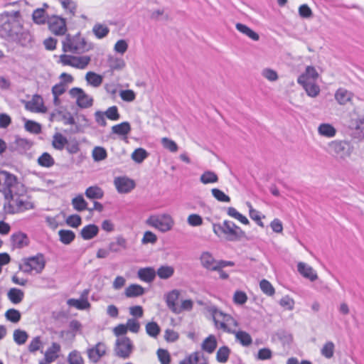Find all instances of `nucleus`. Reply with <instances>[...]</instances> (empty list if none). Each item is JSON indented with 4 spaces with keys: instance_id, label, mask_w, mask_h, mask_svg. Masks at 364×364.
<instances>
[{
    "instance_id": "obj_20",
    "label": "nucleus",
    "mask_w": 364,
    "mask_h": 364,
    "mask_svg": "<svg viewBox=\"0 0 364 364\" xmlns=\"http://www.w3.org/2000/svg\"><path fill=\"white\" fill-rule=\"evenodd\" d=\"M156 276V272L154 267H147L140 268L137 272V277L143 282H152Z\"/></svg>"
},
{
    "instance_id": "obj_46",
    "label": "nucleus",
    "mask_w": 364,
    "mask_h": 364,
    "mask_svg": "<svg viewBox=\"0 0 364 364\" xmlns=\"http://www.w3.org/2000/svg\"><path fill=\"white\" fill-rule=\"evenodd\" d=\"M146 333L153 338H156L161 332V328L155 321L149 322L146 325Z\"/></svg>"
},
{
    "instance_id": "obj_2",
    "label": "nucleus",
    "mask_w": 364,
    "mask_h": 364,
    "mask_svg": "<svg viewBox=\"0 0 364 364\" xmlns=\"http://www.w3.org/2000/svg\"><path fill=\"white\" fill-rule=\"evenodd\" d=\"M213 231L219 237L223 235L228 241H240L246 237L245 232L234 222L225 220L223 223H213Z\"/></svg>"
},
{
    "instance_id": "obj_22",
    "label": "nucleus",
    "mask_w": 364,
    "mask_h": 364,
    "mask_svg": "<svg viewBox=\"0 0 364 364\" xmlns=\"http://www.w3.org/2000/svg\"><path fill=\"white\" fill-rule=\"evenodd\" d=\"M30 197L27 196L26 199H23L20 196L15 198V203L18 213H22L26 210H33L35 208L34 203L29 200Z\"/></svg>"
},
{
    "instance_id": "obj_9",
    "label": "nucleus",
    "mask_w": 364,
    "mask_h": 364,
    "mask_svg": "<svg viewBox=\"0 0 364 364\" xmlns=\"http://www.w3.org/2000/svg\"><path fill=\"white\" fill-rule=\"evenodd\" d=\"M69 94L71 97L76 98L77 105L82 109L89 108L93 105V98L87 95L82 88L73 87L69 90Z\"/></svg>"
},
{
    "instance_id": "obj_34",
    "label": "nucleus",
    "mask_w": 364,
    "mask_h": 364,
    "mask_svg": "<svg viewBox=\"0 0 364 364\" xmlns=\"http://www.w3.org/2000/svg\"><path fill=\"white\" fill-rule=\"evenodd\" d=\"M67 304L70 306L75 307L79 310L86 309L90 306V304L86 298H81L80 299H69L67 301Z\"/></svg>"
},
{
    "instance_id": "obj_42",
    "label": "nucleus",
    "mask_w": 364,
    "mask_h": 364,
    "mask_svg": "<svg viewBox=\"0 0 364 364\" xmlns=\"http://www.w3.org/2000/svg\"><path fill=\"white\" fill-rule=\"evenodd\" d=\"M92 32L97 38L101 39L109 34V28L101 23H96L92 28Z\"/></svg>"
},
{
    "instance_id": "obj_29",
    "label": "nucleus",
    "mask_w": 364,
    "mask_h": 364,
    "mask_svg": "<svg viewBox=\"0 0 364 364\" xmlns=\"http://www.w3.org/2000/svg\"><path fill=\"white\" fill-rule=\"evenodd\" d=\"M351 97L352 93L343 88H339L335 94V99L340 105H346Z\"/></svg>"
},
{
    "instance_id": "obj_63",
    "label": "nucleus",
    "mask_w": 364,
    "mask_h": 364,
    "mask_svg": "<svg viewBox=\"0 0 364 364\" xmlns=\"http://www.w3.org/2000/svg\"><path fill=\"white\" fill-rule=\"evenodd\" d=\"M355 130L358 132V137L360 139H364V116L356 120Z\"/></svg>"
},
{
    "instance_id": "obj_7",
    "label": "nucleus",
    "mask_w": 364,
    "mask_h": 364,
    "mask_svg": "<svg viewBox=\"0 0 364 364\" xmlns=\"http://www.w3.org/2000/svg\"><path fill=\"white\" fill-rule=\"evenodd\" d=\"M90 60L91 58L88 55L75 56L63 54L60 56L59 62L63 65H70L77 69H85Z\"/></svg>"
},
{
    "instance_id": "obj_37",
    "label": "nucleus",
    "mask_w": 364,
    "mask_h": 364,
    "mask_svg": "<svg viewBox=\"0 0 364 364\" xmlns=\"http://www.w3.org/2000/svg\"><path fill=\"white\" fill-rule=\"evenodd\" d=\"M68 144V140L60 133H56L53 136L52 142L53 146L57 150H63L65 146Z\"/></svg>"
},
{
    "instance_id": "obj_61",
    "label": "nucleus",
    "mask_w": 364,
    "mask_h": 364,
    "mask_svg": "<svg viewBox=\"0 0 364 364\" xmlns=\"http://www.w3.org/2000/svg\"><path fill=\"white\" fill-rule=\"evenodd\" d=\"M193 302L191 299H186L182 301L181 304L178 305V310L175 312L176 314H179L183 311H191L193 309Z\"/></svg>"
},
{
    "instance_id": "obj_41",
    "label": "nucleus",
    "mask_w": 364,
    "mask_h": 364,
    "mask_svg": "<svg viewBox=\"0 0 364 364\" xmlns=\"http://www.w3.org/2000/svg\"><path fill=\"white\" fill-rule=\"evenodd\" d=\"M38 164L41 166L50 168L54 165L55 161L49 153L44 152L38 157Z\"/></svg>"
},
{
    "instance_id": "obj_27",
    "label": "nucleus",
    "mask_w": 364,
    "mask_h": 364,
    "mask_svg": "<svg viewBox=\"0 0 364 364\" xmlns=\"http://www.w3.org/2000/svg\"><path fill=\"white\" fill-rule=\"evenodd\" d=\"M145 289L139 284H131L125 289V295L127 297H136L143 295Z\"/></svg>"
},
{
    "instance_id": "obj_57",
    "label": "nucleus",
    "mask_w": 364,
    "mask_h": 364,
    "mask_svg": "<svg viewBox=\"0 0 364 364\" xmlns=\"http://www.w3.org/2000/svg\"><path fill=\"white\" fill-rule=\"evenodd\" d=\"M156 353L161 364H170L171 355L167 350L159 348Z\"/></svg>"
},
{
    "instance_id": "obj_60",
    "label": "nucleus",
    "mask_w": 364,
    "mask_h": 364,
    "mask_svg": "<svg viewBox=\"0 0 364 364\" xmlns=\"http://www.w3.org/2000/svg\"><path fill=\"white\" fill-rule=\"evenodd\" d=\"M187 223L193 227L200 226L203 224V218L198 214H191L187 218Z\"/></svg>"
},
{
    "instance_id": "obj_44",
    "label": "nucleus",
    "mask_w": 364,
    "mask_h": 364,
    "mask_svg": "<svg viewBox=\"0 0 364 364\" xmlns=\"http://www.w3.org/2000/svg\"><path fill=\"white\" fill-rule=\"evenodd\" d=\"M32 18L34 23L39 25L44 24L46 22V11L43 8L34 10Z\"/></svg>"
},
{
    "instance_id": "obj_1",
    "label": "nucleus",
    "mask_w": 364,
    "mask_h": 364,
    "mask_svg": "<svg viewBox=\"0 0 364 364\" xmlns=\"http://www.w3.org/2000/svg\"><path fill=\"white\" fill-rule=\"evenodd\" d=\"M20 12L5 11L0 16V36L22 47L32 48L34 44L33 36L23 28L20 21Z\"/></svg>"
},
{
    "instance_id": "obj_35",
    "label": "nucleus",
    "mask_w": 364,
    "mask_h": 364,
    "mask_svg": "<svg viewBox=\"0 0 364 364\" xmlns=\"http://www.w3.org/2000/svg\"><path fill=\"white\" fill-rule=\"evenodd\" d=\"M85 80L88 84L95 87H97L102 83L103 78L100 75L90 71L87 73L85 75Z\"/></svg>"
},
{
    "instance_id": "obj_38",
    "label": "nucleus",
    "mask_w": 364,
    "mask_h": 364,
    "mask_svg": "<svg viewBox=\"0 0 364 364\" xmlns=\"http://www.w3.org/2000/svg\"><path fill=\"white\" fill-rule=\"evenodd\" d=\"M156 272L160 279H167L173 275L174 269L171 266L164 265L161 266Z\"/></svg>"
},
{
    "instance_id": "obj_11",
    "label": "nucleus",
    "mask_w": 364,
    "mask_h": 364,
    "mask_svg": "<svg viewBox=\"0 0 364 364\" xmlns=\"http://www.w3.org/2000/svg\"><path fill=\"white\" fill-rule=\"evenodd\" d=\"M49 29L57 36H62L67 31L66 23L64 18L54 16L48 19Z\"/></svg>"
},
{
    "instance_id": "obj_50",
    "label": "nucleus",
    "mask_w": 364,
    "mask_h": 364,
    "mask_svg": "<svg viewBox=\"0 0 364 364\" xmlns=\"http://www.w3.org/2000/svg\"><path fill=\"white\" fill-rule=\"evenodd\" d=\"M5 317L8 321L16 323L21 320V315L18 310L15 309H9L6 311Z\"/></svg>"
},
{
    "instance_id": "obj_23",
    "label": "nucleus",
    "mask_w": 364,
    "mask_h": 364,
    "mask_svg": "<svg viewBox=\"0 0 364 364\" xmlns=\"http://www.w3.org/2000/svg\"><path fill=\"white\" fill-rule=\"evenodd\" d=\"M99 228L95 224L85 225L80 231V236L85 240H89L98 235Z\"/></svg>"
},
{
    "instance_id": "obj_54",
    "label": "nucleus",
    "mask_w": 364,
    "mask_h": 364,
    "mask_svg": "<svg viewBox=\"0 0 364 364\" xmlns=\"http://www.w3.org/2000/svg\"><path fill=\"white\" fill-rule=\"evenodd\" d=\"M105 117L112 121H117L120 119V114L117 106H112L104 112Z\"/></svg>"
},
{
    "instance_id": "obj_26",
    "label": "nucleus",
    "mask_w": 364,
    "mask_h": 364,
    "mask_svg": "<svg viewBox=\"0 0 364 364\" xmlns=\"http://www.w3.org/2000/svg\"><path fill=\"white\" fill-rule=\"evenodd\" d=\"M85 195L90 200L101 199L104 196V191L97 186H92L85 190Z\"/></svg>"
},
{
    "instance_id": "obj_21",
    "label": "nucleus",
    "mask_w": 364,
    "mask_h": 364,
    "mask_svg": "<svg viewBox=\"0 0 364 364\" xmlns=\"http://www.w3.org/2000/svg\"><path fill=\"white\" fill-rule=\"evenodd\" d=\"M297 270L304 277L314 282L318 279L317 274L313 268L306 263L299 262L297 264Z\"/></svg>"
},
{
    "instance_id": "obj_12",
    "label": "nucleus",
    "mask_w": 364,
    "mask_h": 364,
    "mask_svg": "<svg viewBox=\"0 0 364 364\" xmlns=\"http://www.w3.org/2000/svg\"><path fill=\"white\" fill-rule=\"evenodd\" d=\"M18 183L17 177L5 170H0L1 189H12Z\"/></svg>"
},
{
    "instance_id": "obj_49",
    "label": "nucleus",
    "mask_w": 364,
    "mask_h": 364,
    "mask_svg": "<svg viewBox=\"0 0 364 364\" xmlns=\"http://www.w3.org/2000/svg\"><path fill=\"white\" fill-rule=\"evenodd\" d=\"M28 338V334L23 330L16 329L14 331V340L18 345L24 344Z\"/></svg>"
},
{
    "instance_id": "obj_64",
    "label": "nucleus",
    "mask_w": 364,
    "mask_h": 364,
    "mask_svg": "<svg viewBox=\"0 0 364 364\" xmlns=\"http://www.w3.org/2000/svg\"><path fill=\"white\" fill-rule=\"evenodd\" d=\"M70 364H83L82 358L76 350L72 351L68 355Z\"/></svg>"
},
{
    "instance_id": "obj_25",
    "label": "nucleus",
    "mask_w": 364,
    "mask_h": 364,
    "mask_svg": "<svg viewBox=\"0 0 364 364\" xmlns=\"http://www.w3.org/2000/svg\"><path fill=\"white\" fill-rule=\"evenodd\" d=\"M218 346L216 338L214 335H209L202 343L201 348L208 353H213Z\"/></svg>"
},
{
    "instance_id": "obj_62",
    "label": "nucleus",
    "mask_w": 364,
    "mask_h": 364,
    "mask_svg": "<svg viewBox=\"0 0 364 364\" xmlns=\"http://www.w3.org/2000/svg\"><path fill=\"white\" fill-rule=\"evenodd\" d=\"M119 95L125 102H132L136 98L135 92L132 90H121Z\"/></svg>"
},
{
    "instance_id": "obj_19",
    "label": "nucleus",
    "mask_w": 364,
    "mask_h": 364,
    "mask_svg": "<svg viewBox=\"0 0 364 364\" xmlns=\"http://www.w3.org/2000/svg\"><path fill=\"white\" fill-rule=\"evenodd\" d=\"M200 260L201 265L205 269L211 271H216L218 269V261L214 259L212 254L209 252H203L200 257Z\"/></svg>"
},
{
    "instance_id": "obj_52",
    "label": "nucleus",
    "mask_w": 364,
    "mask_h": 364,
    "mask_svg": "<svg viewBox=\"0 0 364 364\" xmlns=\"http://www.w3.org/2000/svg\"><path fill=\"white\" fill-rule=\"evenodd\" d=\"M261 290L264 294L267 296H272L274 294V288L272 284L267 279H262L259 283Z\"/></svg>"
},
{
    "instance_id": "obj_45",
    "label": "nucleus",
    "mask_w": 364,
    "mask_h": 364,
    "mask_svg": "<svg viewBox=\"0 0 364 364\" xmlns=\"http://www.w3.org/2000/svg\"><path fill=\"white\" fill-rule=\"evenodd\" d=\"M149 156V153L143 148L136 149L132 154V159L136 163H141Z\"/></svg>"
},
{
    "instance_id": "obj_15",
    "label": "nucleus",
    "mask_w": 364,
    "mask_h": 364,
    "mask_svg": "<svg viewBox=\"0 0 364 364\" xmlns=\"http://www.w3.org/2000/svg\"><path fill=\"white\" fill-rule=\"evenodd\" d=\"M107 347L103 343H97L93 348L87 350L89 359L93 362H98L105 355Z\"/></svg>"
},
{
    "instance_id": "obj_10",
    "label": "nucleus",
    "mask_w": 364,
    "mask_h": 364,
    "mask_svg": "<svg viewBox=\"0 0 364 364\" xmlns=\"http://www.w3.org/2000/svg\"><path fill=\"white\" fill-rule=\"evenodd\" d=\"M114 184L119 193H128L135 188V182L126 176L116 177Z\"/></svg>"
},
{
    "instance_id": "obj_14",
    "label": "nucleus",
    "mask_w": 364,
    "mask_h": 364,
    "mask_svg": "<svg viewBox=\"0 0 364 364\" xmlns=\"http://www.w3.org/2000/svg\"><path fill=\"white\" fill-rule=\"evenodd\" d=\"M304 75H299L297 82L303 87L309 96L311 97H316L320 92L319 86L311 81H304Z\"/></svg>"
},
{
    "instance_id": "obj_36",
    "label": "nucleus",
    "mask_w": 364,
    "mask_h": 364,
    "mask_svg": "<svg viewBox=\"0 0 364 364\" xmlns=\"http://www.w3.org/2000/svg\"><path fill=\"white\" fill-rule=\"evenodd\" d=\"M231 353V350L230 348L227 346H223L217 351L216 353V360L218 363H225L228 360L230 354Z\"/></svg>"
},
{
    "instance_id": "obj_56",
    "label": "nucleus",
    "mask_w": 364,
    "mask_h": 364,
    "mask_svg": "<svg viewBox=\"0 0 364 364\" xmlns=\"http://www.w3.org/2000/svg\"><path fill=\"white\" fill-rule=\"evenodd\" d=\"M65 222L70 227L77 228L82 224V218L79 215L73 214L68 216Z\"/></svg>"
},
{
    "instance_id": "obj_28",
    "label": "nucleus",
    "mask_w": 364,
    "mask_h": 364,
    "mask_svg": "<svg viewBox=\"0 0 364 364\" xmlns=\"http://www.w3.org/2000/svg\"><path fill=\"white\" fill-rule=\"evenodd\" d=\"M237 31H239L240 33L245 34V36H248L250 38H251L253 41H258L259 39V36L257 33L254 31L252 29H251L247 26L241 23H237L235 26Z\"/></svg>"
},
{
    "instance_id": "obj_3",
    "label": "nucleus",
    "mask_w": 364,
    "mask_h": 364,
    "mask_svg": "<svg viewBox=\"0 0 364 364\" xmlns=\"http://www.w3.org/2000/svg\"><path fill=\"white\" fill-rule=\"evenodd\" d=\"M92 44H87L84 38H82L80 33L72 36L70 33L66 35L65 41H63V50L75 53H83L92 49Z\"/></svg>"
},
{
    "instance_id": "obj_33",
    "label": "nucleus",
    "mask_w": 364,
    "mask_h": 364,
    "mask_svg": "<svg viewBox=\"0 0 364 364\" xmlns=\"http://www.w3.org/2000/svg\"><path fill=\"white\" fill-rule=\"evenodd\" d=\"M318 132L321 136L331 138L336 135V129L330 124H321L318 128Z\"/></svg>"
},
{
    "instance_id": "obj_4",
    "label": "nucleus",
    "mask_w": 364,
    "mask_h": 364,
    "mask_svg": "<svg viewBox=\"0 0 364 364\" xmlns=\"http://www.w3.org/2000/svg\"><path fill=\"white\" fill-rule=\"evenodd\" d=\"M328 152L335 157L345 159L349 157L353 151V146L347 140H334L328 143Z\"/></svg>"
},
{
    "instance_id": "obj_59",
    "label": "nucleus",
    "mask_w": 364,
    "mask_h": 364,
    "mask_svg": "<svg viewBox=\"0 0 364 364\" xmlns=\"http://www.w3.org/2000/svg\"><path fill=\"white\" fill-rule=\"evenodd\" d=\"M301 75L305 77L304 81H311V79L316 80L318 77L316 70L313 66H307L305 73H302Z\"/></svg>"
},
{
    "instance_id": "obj_18",
    "label": "nucleus",
    "mask_w": 364,
    "mask_h": 364,
    "mask_svg": "<svg viewBox=\"0 0 364 364\" xmlns=\"http://www.w3.org/2000/svg\"><path fill=\"white\" fill-rule=\"evenodd\" d=\"M180 296V291L178 289H173L165 295V301L167 307L175 314L178 310V300Z\"/></svg>"
},
{
    "instance_id": "obj_47",
    "label": "nucleus",
    "mask_w": 364,
    "mask_h": 364,
    "mask_svg": "<svg viewBox=\"0 0 364 364\" xmlns=\"http://www.w3.org/2000/svg\"><path fill=\"white\" fill-rule=\"evenodd\" d=\"M107 157V152L102 146H95L92 150V158L95 161H101Z\"/></svg>"
},
{
    "instance_id": "obj_8",
    "label": "nucleus",
    "mask_w": 364,
    "mask_h": 364,
    "mask_svg": "<svg viewBox=\"0 0 364 364\" xmlns=\"http://www.w3.org/2000/svg\"><path fill=\"white\" fill-rule=\"evenodd\" d=\"M134 349V346L129 338L123 336L117 339L114 346V354L119 358H129Z\"/></svg>"
},
{
    "instance_id": "obj_53",
    "label": "nucleus",
    "mask_w": 364,
    "mask_h": 364,
    "mask_svg": "<svg viewBox=\"0 0 364 364\" xmlns=\"http://www.w3.org/2000/svg\"><path fill=\"white\" fill-rule=\"evenodd\" d=\"M335 346L333 342L328 341L324 344L321 348V353L326 358H331L333 355Z\"/></svg>"
},
{
    "instance_id": "obj_51",
    "label": "nucleus",
    "mask_w": 364,
    "mask_h": 364,
    "mask_svg": "<svg viewBox=\"0 0 364 364\" xmlns=\"http://www.w3.org/2000/svg\"><path fill=\"white\" fill-rule=\"evenodd\" d=\"M211 193L213 196L219 202L229 203L230 202V198L226 195L223 191L219 188H212Z\"/></svg>"
},
{
    "instance_id": "obj_5",
    "label": "nucleus",
    "mask_w": 364,
    "mask_h": 364,
    "mask_svg": "<svg viewBox=\"0 0 364 364\" xmlns=\"http://www.w3.org/2000/svg\"><path fill=\"white\" fill-rule=\"evenodd\" d=\"M23 265L26 267L25 269H23L22 264L18 265L19 270H22L27 274L31 273L33 270H35L36 273H41L46 265L44 255L42 253H38L35 256L25 258Z\"/></svg>"
},
{
    "instance_id": "obj_48",
    "label": "nucleus",
    "mask_w": 364,
    "mask_h": 364,
    "mask_svg": "<svg viewBox=\"0 0 364 364\" xmlns=\"http://www.w3.org/2000/svg\"><path fill=\"white\" fill-rule=\"evenodd\" d=\"M24 127L26 131L33 134H37L41 132V125L33 120H26Z\"/></svg>"
},
{
    "instance_id": "obj_43",
    "label": "nucleus",
    "mask_w": 364,
    "mask_h": 364,
    "mask_svg": "<svg viewBox=\"0 0 364 364\" xmlns=\"http://www.w3.org/2000/svg\"><path fill=\"white\" fill-rule=\"evenodd\" d=\"M235 338L243 346H249L252 343L251 336L244 331H237L235 333Z\"/></svg>"
},
{
    "instance_id": "obj_30",
    "label": "nucleus",
    "mask_w": 364,
    "mask_h": 364,
    "mask_svg": "<svg viewBox=\"0 0 364 364\" xmlns=\"http://www.w3.org/2000/svg\"><path fill=\"white\" fill-rule=\"evenodd\" d=\"M130 131L131 126L128 122H123L112 127V133L120 136L127 135Z\"/></svg>"
},
{
    "instance_id": "obj_55",
    "label": "nucleus",
    "mask_w": 364,
    "mask_h": 364,
    "mask_svg": "<svg viewBox=\"0 0 364 364\" xmlns=\"http://www.w3.org/2000/svg\"><path fill=\"white\" fill-rule=\"evenodd\" d=\"M60 4L63 8L68 10L71 16L75 15L77 4L73 0H62Z\"/></svg>"
},
{
    "instance_id": "obj_6",
    "label": "nucleus",
    "mask_w": 364,
    "mask_h": 364,
    "mask_svg": "<svg viewBox=\"0 0 364 364\" xmlns=\"http://www.w3.org/2000/svg\"><path fill=\"white\" fill-rule=\"evenodd\" d=\"M146 223L159 230L161 232H165L172 228L174 223L171 215L164 214L161 217L150 216L147 219Z\"/></svg>"
},
{
    "instance_id": "obj_39",
    "label": "nucleus",
    "mask_w": 364,
    "mask_h": 364,
    "mask_svg": "<svg viewBox=\"0 0 364 364\" xmlns=\"http://www.w3.org/2000/svg\"><path fill=\"white\" fill-rule=\"evenodd\" d=\"M200 181L203 184L217 183L218 181V176L212 171H205L200 176Z\"/></svg>"
},
{
    "instance_id": "obj_58",
    "label": "nucleus",
    "mask_w": 364,
    "mask_h": 364,
    "mask_svg": "<svg viewBox=\"0 0 364 364\" xmlns=\"http://www.w3.org/2000/svg\"><path fill=\"white\" fill-rule=\"evenodd\" d=\"M161 144L163 145L164 148L169 150L171 152H176L178 149V146L176 143L167 137H164L161 139Z\"/></svg>"
},
{
    "instance_id": "obj_32",
    "label": "nucleus",
    "mask_w": 364,
    "mask_h": 364,
    "mask_svg": "<svg viewBox=\"0 0 364 364\" xmlns=\"http://www.w3.org/2000/svg\"><path fill=\"white\" fill-rule=\"evenodd\" d=\"M59 240L64 245H70L75 238V234L70 230H60Z\"/></svg>"
},
{
    "instance_id": "obj_24",
    "label": "nucleus",
    "mask_w": 364,
    "mask_h": 364,
    "mask_svg": "<svg viewBox=\"0 0 364 364\" xmlns=\"http://www.w3.org/2000/svg\"><path fill=\"white\" fill-rule=\"evenodd\" d=\"M60 350V346L57 343H53L51 346L47 349L44 355V362L50 363L55 361L58 355V352Z\"/></svg>"
},
{
    "instance_id": "obj_16",
    "label": "nucleus",
    "mask_w": 364,
    "mask_h": 364,
    "mask_svg": "<svg viewBox=\"0 0 364 364\" xmlns=\"http://www.w3.org/2000/svg\"><path fill=\"white\" fill-rule=\"evenodd\" d=\"M206 310L211 314L215 325H217L218 323V318H220L227 322L232 321L236 324V321L230 315L225 314L222 311L219 310L215 305L208 306L206 307Z\"/></svg>"
},
{
    "instance_id": "obj_31",
    "label": "nucleus",
    "mask_w": 364,
    "mask_h": 364,
    "mask_svg": "<svg viewBox=\"0 0 364 364\" xmlns=\"http://www.w3.org/2000/svg\"><path fill=\"white\" fill-rule=\"evenodd\" d=\"M9 299L13 304H19L22 301L24 293L21 289L17 288H11L7 293Z\"/></svg>"
},
{
    "instance_id": "obj_40",
    "label": "nucleus",
    "mask_w": 364,
    "mask_h": 364,
    "mask_svg": "<svg viewBox=\"0 0 364 364\" xmlns=\"http://www.w3.org/2000/svg\"><path fill=\"white\" fill-rule=\"evenodd\" d=\"M72 205L74 209L79 212L88 210L87 203L82 195H78L77 196L73 198Z\"/></svg>"
},
{
    "instance_id": "obj_17",
    "label": "nucleus",
    "mask_w": 364,
    "mask_h": 364,
    "mask_svg": "<svg viewBox=\"0 0 364 364\" xmlns=\"http://www.w3.org/2000/svg\"><path fill=\"white\" fill-rule=\"evenodd\" d=\"M11 242L14 248L21 249L29 244V239L26 234L18 232L11 235Z\"/></svg>"
},
{
    "instance_id": "obj_13",
    "label": "nucleus",
    "mask_w": 364,
    "mask_h": 364,
    "mask_svg": "<svg viewBox=\"0 0 364 364\" xmlns=\"http://www.w3.org/2000/svg\"><path fill=\"white\" fill-rule=\"evenodd\" d=\"M25 107L33 112L45 113L47 111L43 105V98L38 95H33L31 100L26 103Z\"/></svg>"
}]
</instances>
